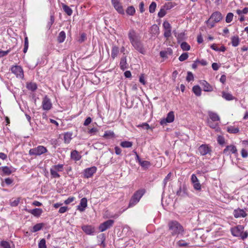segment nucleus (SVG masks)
<instances>
[{"label": "nucleus", "mask_w": 248, "mask_h": 248, "mask_svg": "<svg viewBox=\"0 0 248 248\" xmlns=\"http://www.w3.org/2000/svg\"><path fill=\"white\" fill-rule=\"evenodd\" d=\"M128 37L133 47L140 53L144 54L145 49L141 40V36L134 29H130L128 32Z\"/></svg>", "instance_id": "nucleus-1"}, {"label": "nucleus", "mask_w": 248, "mask_h": 248, "mask_svg": "<svg viewBox=\"0 0 248 248\" xmlns=\"http://www.w3.org/2000/svg\"><path fill=\"white\" fill-rule=\"evenodd\" d=\"M169 230L172 236L183 235L184 228L183 226L176 220H172L168 223Z\"/></svg>", "instance_id": "nucleus-2"}, {"label": "nucleus", "mask_w": 248, "mask_h": 248, "mask_svg": "<svg viewBox=\"0 0 248 248\" xmlns=\"http://www.w3.org/2000/svg\"><path fill=\"white\" fill-rule=\"evenodd\" d=\"M231 231L233 236L239 237L243 240L248 236V232L247 231H244V226L243 225H238L232 228Z\"/></svg>", "instance_id": "nucleus-3"}, {"label": "nucleus", "mask_w": 248, "mask_h": 248, "mask_svg": "<svg viewBox=\"0 0 248 248\" xmlns=\"http://www.w3.org/2000/svg\"><path fill=\"white\" fill-rule=\"evenodd\" d=\"M145 193V190L143 188L137 190L132 195L129 201L128 208L132 207L136 205L140 202Z\"/></svg>", "instance_id": "nucleus-4"}, {"label": "nucleus", "mask_w": 248, "mask_h": 248, "mask_svg": "<svg viewBox=\"0 0 248 248\" xmlns=\"http://www.w3.org/2000/svg\"><path fill=\"white\" fill-rule=\"evenodd\" d=\"M222 19L221 14L219 12L213 13L210 18L207 21V24L211 28L214 26L215 23L218 22Z\"/></svg>", "instance_id": "nucleus-5"}, {"label": "nucleus", "mask_w": 248, "mask_h": 248, "mask_svg": "<svg viewBox=\"0 0 248 248\" xmlns=\"http://www.w3.org/2000/svg\"><path fill=\"white\" fill-rule=\"evenodd\" d=\"M47 151V150L45 147L39 145L37 147L30 149L29 154L30 155H40L42 154L46 153Z\"/></svg>", "instance_id": "nucleus-6"}, {"label": "nucleus", "mask_w": 248, "mask_h": 248, "mask_svg": "<svg viewBox=\"0 0 248 248\" xmlns=\"http://www.w3.org/2000/svg\"><path fill=\"white\" fill-rule=\"evenodd\" d=\"M11 70L12 73L15 74L17 78H23V70L21 66L18 65L13 66L11 67Z\"/></svg>", "instance_id": "nucleus-7"}, {"label": "nucleus", "mask_w": 248, "mask_h": 248, "mask_svg": "<svg viewBox=\"0 0 248 248\" xmlns=\"http://www.w3.org/2000/svg\"><path fill=\"white\" fill-rule=\"evenodd\" d=\"M174 112L171 111L168 113L167 117L163 119L160 121V124L161 125H166L167 123H170L174 121Z\"/></svg>", "instance_id": "nucleus-8"}, {"label": "nucleus", "mask_w": 248, "mask_h": 248, "mask_svg": "<svg viewBox=\"0 0 248 248\" xmlns=\"http://www.w3.org/2000/svg\"><path fill=\"white\" fill-rule=\"evenodd\" d=\"M163 27L164 29V36L166 38H168L171 34V27L168 21H165L163 22Z\"/></svg>", "instance_id": "nucleus-9"}, {"label": "nucleus", "mask_w": 248, "mask_h": 248, "mask_svg": "<svg viewBox=\"0 0 248 248\" xmlns=\"http://www.w3.org/2000/svg\"><path fill=\"white\" fill-rule=\"evenodd\" d=\"M113 223L114 220L109 219L101 224L99 227V229L100 231L101 232H103L106 231V230L111 227L113 225Z\"/></svg>", "instance_id": "nucleus-10"}, {"label": "nucleus", "mask_w": 248, "mask_h": 248, "mask_svg": "<svg viewBox=\"0 0 248 248\" xmlns=\"http://www.w3.org/2000/svg\"><path fill=\"white\" fill-rule=\"evenodd\" d=\"M42 107L44 110H48L52 108V103L50 99L47 96H45L42 101Z\"/></svg>", "instance_id": "nucleus-11"}, {"label": "nucleus", "mask_w": 248, "mask_h": 248, "mask_svg": "<svg viewBox=\"0 0 248 248\" xmlns=\"http://www.w3.org/2000/svg\"><path fill=\"white\" fill-rule=\"evenodd\" d=\"M233 215L235 218L245 217L247 214L244 209L238 208L233 211Z\"/></svg>", "instance_id": "nucleus-12"}, {"label": "nucleus", "mask_w": 248, "mask_h": 248, "mask_svg": "<svg viewBox=\"0 0 248 248\" xmlns=\"http://www.w3.org/2000/svg\"><path fill=\"white\" fill-rule=\"evenodd\" d=\"M191 180L193 184L194 188L197 190H201V185L196 175L193 174L191 175Z\"/></svg>", "instance_id": "nucleus-13"}, {"label": "nucleus", "mask_w": 248, "mask_h": 248, "mask_svg": "<svg viewBox=\"0 0 248 248\" xmlns=\"http://www.w3.org/2000/svg\"><path fill=\"white\" fill-rule=\"evenodd\" d=\"M111 2L114 7L119 13H124V10L119 0H111Z\"/></svg>", "instance_id": "nucleus-14"}, {"label": "nucleus", "mask_w": 248, "mask_h": 248, "mask_svg": "<svg viewBox=\"0 0 248 248\" xmlns=\"http://www.w3.org/2000/svg\"><path fill=\"white\" fill-rule=\"evenodd\" d=\"M120 67L121 69L124 71L128 67V64L127 62L126 56L124 53L120 59Z\"/></svg>", "instance_id": "nucleus-15"}, {"label": "nucleus", "mask_w": 248, "mask_h": 248, "mask_svg": "<svg viewBox=\"0 0 248 248\" xmlns=\"http://www.w3.org/2000/svg\"><path fill=\"white\" fill-rule=\"evenodd\" d=\"M97 169L95 167H92L87 168L84 170V177L88 178L92 177L96 171Z\"/></svg>", "instance_id": "nucleus-16"}, {"label": "nucleus", "mask_w": 248, "mask_h": 248, "mask_svg": "<svg viewBox=\"0 0 248 248\" xmlns=\"http://www.w3.org/2000/svg\"><path fill=\"white\" fill-rule=\"evenodd\" d=\"M198 150L202 155H205L211 151L208 145L205 144L201 145L199 147Z\"/></svg>", "instance_id": "nucleus-17"}, {"label": "nucleus", "mask_w": 248, "mask_h": 248, "mask_svg": "<svg viewBox=\"0 0 248 248\" xmlns=\"http://www.w3.org/2000/svg\"><path fill=\"white\" fill-rule=\"evenodd\" d=\"M120 52V48L119 47L116 45H112V49L111 52V56L110 58L114 60L116 58H117Z\"/></svg>", "instance_id": "nucleus-18"}, {"label": "nucleus", "mask_w": 248, "mask_h": 248, "mask_svg": "<svg viewBox=\"0 0 248 248\" xmlns=\"http://www.w3.org/2000/svg\"><path fill=\"white\" fill-rule=\"evenodd\" d=\"M87 206V200L86 198H82L80 200V203L78 206L77 209L80 212H83Z\"/></svg>", "instance_id": "nucleus-19"}, {"label": "nucleus", "mask_w": 248, "mask_h": 248, "mask_svg": "<svg viewBox=\"0 0 248 248\" xmlns=\"http://www.w3.org/2000/svg\"><path fill=\"white\" fill-rule=\"evenodd\" d=\"M0 170L2 172V175H9L13 172L15 171L14 169L12 167H9L8 166H4L0 168Z\"/></svg>", "instance_id": "nucleus-20"}, {"label": "nucleus", "mask_w": 248, "mask_h": 248, "mask_svg": "<svg viewBox=\"0 0 248 248\" xmlns=\"http://www.w3.org/2000/svg\"><path fill=\"white\" fill-rule=\"evenodd\" d=\"M230 151L232 154L237 153V149L234 145H228L223 150V154L228 155L229 154V151Z\"/></svg>", "instance_id": "nucleus-21"}, {"label": "nucleus", "mask_w": 248, "mask_h": 248, "mask_svg": "<svg viewBox=\"0 0 248 248\" xmlns=\"http://www.w3.org/2000/svg\"><path fill=\"white\" fill-rule=\"evenodd\" d=\"M82 229L87 234H92L95 232L94 228L91 225H84Z\"/></svg>", "instance_id": "nucleus-22"}, {"label": "nucleus", "mask_w": 248, "mask_h": 248, "mask_svg": "<svg viewBox=\"0 0 248 248\" xmlns=\"http://www.w3.org/2000/svg\"><path fill=\"white\" fill-rule=\"evenodd\" d=\"M28 213H30L35 217H39L43 213V210L41 208H35L32 210L26 209Z\"/></svg>", "instance_id": "nucleus-23"}, {"label": "nucleus", "mask_w": 248, "mask_h": 248, "mask_svg": "<svg viewBox=\"0 0 248 248\" xmlns=\"http://www.w3.org/2000/svg\"><path fill=\"white\" fill-rule=\"evenodd\" d=\"M201 84L202 86L203 90L205 92H211L213 90L212 87L205 80L201 81Z\"/></svg>", "instance_id": "nucleus-24"}, {"label": "nucleus", "mask_w": 248, "mask_h": 248, "mask_svg": "<svg viewBox=\"0 0 248 248\" xmlns=\"http://www.w3.org/2000/svg\"><path fill=\"white\" fill-rule=\"evenodd\" d=\"M151 34H152V35H157L159 33V27L156 25L154 24L151 26Z\"/></svg>", "instance_id": "nucleus-25"}, {"label": "nucleus", "mask_w": 248, "mask_h": 248, "mask_svg": "<svg viewBox=\"0 0 248 248\" xmlns=\"http://www.w3.org/2000/svg\"><path fill=\"white\" fill-rule=\"evenodd\" d=\"M72 133L66 132L64 133L63 135L64 142L67 144L70 143L71 140H72Z\"/></svg>", "instance_id": "nucleus-26"}, {"label": "nucleus", "mask_w": 248, "mask_h": 248, "mask_svg": "<svg viewBox=\"0 0 248 248\" xmlns=\"http://www.w3.org/2000/svg\"><path fill=\"white\" fill-rule=\"evenodd\" d=\"M208 115L213 121H219L220 119L219 116L216 113L209 111Z\"/></svg>", "instance_id": "nucleus-27"}, {"label": "nucleus", "mask_w": 248, "mask_h": 248, "mask_svg": "<svg viewBox=\"0 0 248 248\" xmlns=\"http://www.w3.org/2000/svg\"><path fill=\"white\" fill-rule=\"evenodd\" d=\"M231 42L232 46H237L239 44V38L237 36H233L231 38Z\"/></svg>", "instance_id": "nucleus-28"}, {"label": "nucleus", "mask_w": 248, "mask_h": 248, "mask_svg": "<svg viewBox=\"0 0 248 248\" xmlns=\"http://www.w3.org/2000/svg\"><path fill=\"white\" fill-rule=\"evenodd\" d=\"M222 97L228 101L233 100L234 98L232 94L225 92H222Z\"/></svg>", "instance_id": "nucleus-29"}, {"label": "nucleus", "mask_w": 248, "mask_h": 248, "mask_svg": "<svg viewBox=\"0 0 248 248\" xmlns=\"http://www.w3.org/2000/svg\"><path fill=\"white\" fill-rule=\"evenodd\" d=\"M71 157L72 159L76 161L79 160L81 158L80 156L78 155V151L76 150L71 152Z\"/></svg>", "instance_id": "nucleus-30"}, {"label": "nucleus", "mask_w": 248, "mask_h": 248, "mask_svg": "<svg viewBox=\"0 0 248 248\" xmlns=\"http://www.w3.org/2000/svg\"><path fill=\"white\" fill-rule=\"evenodd\" d=\"M65 33L64 31H62L60 32L59 36L58 37V41L60 43H62L64 42L65 39Z\"/></svg>", "instance_id": "nucleus-31"}, {"label": "nucleus", "mask_w": 248, "mask_h": 248, "mask_svg": "<svg viewBox=\"0 0 248 248\" xmlns=\"http://www.w3.org/2000/svg\"><path fill=\"white\" fill-rule=\"evenodd\" d=\"M186 194V188L185 187H180L176 192V195L179 196L184 197Z\"/></svg>", "instance_id": "nucleus-32"}, {"label": "nucleus", "mask_w": 248, "mask_h": 248, "mask_svg": "<svg viewBox=\"0 0 248 248\" xmlns=\"http://www.w3.org/2000/svg\"><path fill=\"white\" fill-rule=\"evenodd\" d=\"M227 131L230 133L235 134L239 132V130L238 127H235L233 126H229L227 128Z\"/></svg>", "instance_id": "nucleus-33"}, {"label": "nucleus", "mask_w": 248, "mask_h": 248, "mask_svg": "<svg viewBox=\"0 0 248 248\" xmlns=\"http://www.w3.org/2000/svg\"><path fill=\"white\" fill-rule=\"evenodd\" d=\"M193 92L197 96H200L201 95V89L200 86L196 85L194 86L192 89Z\"/></svg>", "instance_id": "nucleus-34"}, {"label": "nucleus", "mask_w": 248, "mask_h": 248, "mask_svg": "<svg viewBox=\"0 0 248 248\" xmlns=\"http://www.w3.org/2000/svg\"><path fill=\"white\" fill-rule=\"evenodd\" d=\"M27 88L29 90H31V91H34L36 90L37 85H36V83H35L30 82V83H27Z\"/></svg>", "instance_id": "nucleus-35"}, {"label": "nucleus", "mask_w": 248, "mask_h": 248, "mask_svg": "<svg viewBox=\"0 0 248 248\" xmlns=\"http://www.w3.org/2000/svg\"><path fill=\"white\" fill-rule=\"evenodd\" d=\"M62 8L64 11L67 14V15L71 16L72 14V10L67 5L63 4Z\"/></svg>", "instance_id": "nucleus-36"}, {"label": "nucleus", "mask_w": 248, "mask_h": 248, "mask_svg": "<svg viewBox=\"0 0 248 248\" xmlns=\"http://www.w3.org/2000/svg\"><path fill=\"white\" fill-rule=\"evenodd\" d=\"M177 245L179 247H189V243L186 242L183 240H180L176 243Z\"/></svg>", "instance_id": "nucleus-37"}, {"label": "nucleus", "mask_w": 248, "mask_h": 248, "mask_svg": "<svg viewBox=\"0 0 248 248\" xmlns=\"http://www.w3.org/2000/svg\"><path fill=\"white\" fill-rule=\"evenodd\" d=\"M126 12L128 15L133 16L135 13V8L132 6H129L127 7Z\"/></svg>", "instance_id": "nucleus-38"}, {"label": "nucleus", "mask_w": 248, "mask_h": 248, "mask_svg": "<svg viewBox=\"0 0 248 248\" xmlns=\"http://www.w3.org/2000/svg\"><path fill=\"white\" fill-rule=\"evenodd\" d=\"M43 226V223L36 224L33 227L32 232H34L39 231L42 228Z\"/></svg>", "instance_id": "nucleus-39"}, {"label": "nucleus", "mask_w": 248, "mask_h": 248, "mask_svg": "<svg viewBox=\"0 0 248 248\" xmlns=\"http://www.w3.org/2000/svg\"><path fill=\"white\" fill-rule=\"evenodd\" d=\"M114 137V133L112 131H108L105 132L103 137L107 139L113 138Z\"/></svg>", "instance_id": "nucleus-40"}, {"label": "nucleus", "mask_w": 248, "mask_h": 248, "mask_svg": "<svg viewBox=\"0 0 248 248\" xmlns=\"http://www.w3.org/2000/svg\"><path fill=\"white\" fill-rule=\"evenodd\" d=\"M121 146L124 148H130L132 146V142L128 141H123L121 143Z\"/></svg>", "instance_id": "nucleus-41"}, {"label": "nucleus", "mask_w": 248, "mask_h": 248, "mask_svg": "<svg viewBox=\"0 0 248 248\" xmlns=\"http://www.w3.org/2000/svg\"><path fill=\"white\" fill-rule=\"evenodd\" d=\"M181 47L184 51L189 50L190 48V46L185 42L181 43Z\"/></svg>", "instance_id": "nucleus-42"}, {"label": "nucleus", "mask_w": 248, "mask_h": 248, "mask_svg": "<svg viewBox=\"0 0 248 248\" xmlns=\"http://www.w3.org/2000/svg\"><path fill=\"white\" fill-rule=\"evenodd\" d=\"M63 165L62 164H58L52 166L51 168L56 170L57 171H62L63 170Z\"/></svg>", "instance_id": "nucleus-43"}, {"label": "nucleus", "mask_w": 248, "mask_h": 248, "mask_svg": "<svg viewBox=\"0 0 248 248\" xmlns=\"http://www.w3.org/2000/svg\"><path fill=\"white\" fill-rule=\"evenodd\" d=\"M156 7V4L155 2H152L149 6V12L150 13L155 12Z\"/></svg>", "instance_id": "nucleus-44"}, {"label": "nucleus", "mask_w": 248, "mask_h": 248, "mask_svg": "<svg viewBox=\"0 0 248 248\" xmlns=\"http://www.w3.org/2000/svg\"><path fill=\"white\" fill-rule=\"evenodd\" d=\"M20 200V198H16V199H12L10 201V204L12 206H16L19 203Z\"/></svg>", "instance_id": "nucleus-45"}, {"label": "nucleus", "mask_w": 248, "mask_h": 248, "mask_svg": "<svg viewBox=\"0 0 248 248\" xmlns=\"http://www.w3.org/2000/svg\"><path fill=\"white\" fill-rule=\"evenodd\" d=\"M139 164L142 167L144 168H148L151 165L150 162L148 161H141Z\"/></svg>", "instance_id": "nucleus-46"}, {"label": "nucleus", "mask_w": 248, "mask_h": 248, "mask_svg": "<svg viewBox=\"0 0 248 248\" xmlns=\"http://www.w3.org/2000/svg\"><path fill=\"white\" fill-rule=\"evenodd\" d=\"M2 248H11V246L9 242L6 241H2L0 244Z\"/></svg>", "instance_id": "nucleus-47"}, {"label": "nucleus", "mask_w": 248, "mask_h": 248, "mask_svg": "<svg viewBox=\"0 0 248 248\" xmlns=\"http://www.w3.org/2000/svg\"><path fill=\"white\" fill-rule=\"evenodd\" d=\"M50 172L53 178H59L60 177V175L58 174L57 171L52 168L50 169Z\"/></svg>", "instance_id": "nucleus-48"}, {"label": "nucleus", "mask_w": 248, "mask_h": 248, "mask_svg": "<svg viewBox=\"0 0 248 248\" xmlns=\"http://www.w3.org/2000/svg\"><path fill=\"white\" fill-rule=\"evenodd\" d=\"M171 176V173L170 172L168 174V175L166 176V177L164 178L163 184V187H165L167 182L170 180V177Z\"/></svg>", "instance_id": "nucleus-49"}, {"label": "nucleus", "mask_w": 248, "mask_h": 248, "mask_svg": "<svg viewBox=\"0 0 248 248\" xmlns=\"http://www.w3.org/2000/svg\"><path fill=\"white\" fill-rule=\"evenodd\" d=\"M233 15L232 13H229L226 17V22L227 23H230L233 18Z\"/></svg>", "instance_id": "nucleus-50"}, {"label": "nucleus", "mask_w": 248, "mask_h": 248, "mask_svg": "<svg viewBox=\"0 0 248 248\" xmlns=\"http://www.w3.org/2000/svg\"><path fill=\"white\" fill-rule=\"evenodd\" d=\"M188 57V55L187 53H184L182 54L179 57V60L181 62H183L186 60Z\"/></svg>", "instance_id": "nucleus-51"}, {"label": "nucleus", "mask_w": 248, "mask_h": 248, "mask_svg": "<svg viewBox=\"0 0 248 248\" xmlns=\"http://www.w3.org/2000/svg\"><path fill=\"white\" fill-rule=\"evenodd\" d=\"M39 248H46V240L45 239H41L38 244Z\"/></svg>", "instance_id": "nucleus-52"}, {"label": "nucleus", "mask_w": 248, "mask_h": 248, "mask_svg": "<svg viewBox=\"0 0 248 248\" xmlns=\"http://www.w3.org/2000/svg\"><path fill=\"white\" fill-rule=\"evenodd\" d=\"M137 127H141L143 129H147V130L151 129V127L150 126V125L146 123H144L141 124H139V125H137Z\"/></svg>", "instance_id": "nucleus-53"}, {"label": "nucleus", "mask_w": 248, "mask_h": 248, "mask_svg": "<svg viewBox=\"0 0 248 248\" xmlns=\"http://www.w3.org/2000/svg\"><path fill=\"white\" fill-rule=\"evenodd\" d=\"M166 14V12L165 11V9L163 7V8H161L159 12L158 13V16L159 17H163L165 16Z\"/></svg>", "instance_id": "nucleus-54"}, {"label": "nucleus", "mask_w": 248, "mask_h": 248, "mask_svg": "<svg viewBox=\"0 0 248 248\" xmlns=\"http://www.w3.org/2000/svg\"><path fill=\"white\" fill-rule=\"evenodd\" d=\"M217 140L218 143L220 145H223L225 143V139L222 136H218Z\"/></svg>", "instance_id": "nucleus-55"}, {"label": "nucleus", "mask_w": 248, "mask_h": 248, "mask_svg": "<svg viewBox=\"0 0 248 248\" xmlns=\"http://www.w3.org/2000/svg\"><path fill=\"white\" fill-rule=\"evenodd\" d=\"M194 79V77L192 73L191 72H187V76L186 77V80L187 81H190Z\"/></svg>", "instance_id": "nucleus-56"}, {"label": "nucleus", "mask_w": 248, "mask_h": 248, "mask_svg": "<svg viewBox=\"0 0 248 248\" xmlns=\"http://www.w3.org/2000/svg\"><path fill=\"white\" fill-rule=\"evenodd\" d=\"M75 200V198L74 197H69L67 200L64 201V203L65 204H69L72 202H73Z\"/></svg>", "instance_id": "nucleus-57"}, {"label": "nucleus", "mask_w": 248, "mask_h": 248, "mask_svg": "<svg viewBox=\"0 0 248 248\" xmlns=\"http://www.w3.org/2000/svg\"><path fill=\"white\" fill-rule=\"evenodd\" d=\"M10 51V50H8L6 51H3L1 50H0V58L7 55L9 53Z\"/></svg>", "instance_id": "nucleus-58"}, {"label": "nucleus", "mask_w": 248, "mask_h": 248, "mask_svg": "<svg viewBox=\"0 0 248 248\" xmlns=\"http://www.w3.org/2000/svg\"><path fill=\"white\" fill-rule=\"evenodd\" d=\"M241 155L243 157L246 158L248 156V152L244 149H243L241 151Z\"/></svg>", "instance_id": "nucleus-59"}, {"label": "nucleus", "mask_w": 248, "mask_h": 248, "mask_svg": "<svg viewBox=\"0 0 248 248\" xmlns=\"http://www.w3.org/2000/svg\"><path fill=\"white\" fill-rule=\"evenodd\" d=\"M92 122V119L91 117H88L84 121V125L85 126L88 125Z\"/></svg>", "instance_id": "nucleus-60"}, {"label": "nucleus", "mask_w": 248, "mask_h": 248, "mask_svg": "<svg viewBox=\"0 0 248 248\" xmlns=\"http://www.w3.org/2000/svg\"><path fill=\"white\" fill-rule=\"evenodd\" d=\"M68 208L66 206L61 207L59 210L60 213H64L67 210Z\"/></svg>", "instance_id": "nucleus-61"}, {"label": "nucleus", "mask_w": 248, "mask_h": 248, "mask_svg": "<svg viewBox=\"0 0 248 248\" xmlns=\"http://www.w3.org/2000/svg\"><path fill=\"white\" fill-rule=\"evenodd\" d=\"M144 4L143 1L140 2L139 5L140 11L141 13H143L144 11Z\"/></svg>", "instance_id": "nucleus-62"}, {"label": "nucleus", "mask_w": 248, "mask_h": 248, "mask_svg": "<svg viewBox=\"0 0 248 248\" xmlns=\"http://www.w3.org/2000/svg\"><path fill=\"white\" fill-rule=\"evenodd\" d=\"M173 7L172 3L171 2H169L166 5H164L163 7L165 9V10H169L171 8Z\"/></svg>", "instance_id": "nucleus-63"}, {"label": "nucleus", "mask_w": 248, "mask_h": 248, "mask_svg": "<svg viewBox=\"0 0 248 248\" xmlns=\"http://www.w3.org/2000/svg\"><path fill=\"white\" fill-rule=\"evenodd\" d=\"M184 35H185V34L184 33H181L178 35L177 37L178 41L179 42L183 39Z\"/></svg>", "instance_id": "nucleus-64"}]
</instances>
